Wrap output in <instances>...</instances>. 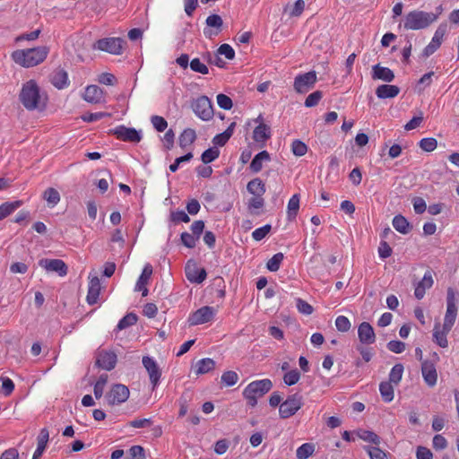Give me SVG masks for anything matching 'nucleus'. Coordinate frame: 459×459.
<instances>
[{
  "instance_id": "22",
  "label": "nucleus",
  "mask_w": 459,
  "mask_h": 459,
  "mask_svg": "<svg viewBox=\"0 0 459 459\" xmlns=\"http://www.w3.org/2000/svg\"><path fill=\"white\" fill-rule=\"evenodd\" d=\"M51 83L58 90L69 85L68 74L63 68H56L50 75Z\"/></svg>"
},
{
  "instance_id": "17",
  "label": "nucleus",
  "mask_w": 459,
  "mask_h": 459,
  "mask_svg": "<svg viewBox=\"0 0 459 459\" xmlns=\"http://www.w3.org/2000/svg\"><path fill=\"white\" fill-rule=\"evenodd\" d=\"M446 31V25L441 24L437 27L430 43L423 49V56H429L440 47Z\"/></svg>"
},
{
  "instance_id": "19",
  "label": "nucleus",
  "mask_w": 459,
  "mask_h": 459,
  "mask_svg": "<svg viewBox=\"0 0 459 459\" xmlns=\"http://www.w3.org/2000/svg\"><path fill=\"white\" fill-rule=\"evenodd\" d=\"M421 374L425 383L429 387H433L434 385H436L437 381V372L436 366L433 365V362H428V360L422 361Z\"/></svg>"
},
{
  "instance_id": "2",
  "label": "nucleus",
  "mask_w": 459,
  "mask_h": 459,
  "mask_svg": "<svg viewBox=\"0 0 459 459\" xmlns=\"http://www.w3.org/2000/svg\"><path fill=\"white\" fill-rule=\"evenodd\" d=\"M48 52L49 48L47 46L18 49L12 53V58L21 66L32 67L42 63L47 58Z\"/></svg>"
},
{
  "instance_id": "20",
  "label": "nucleus",
  "mask_w": 459,
  "mask_h": 459,
  "mask_svg": "<svg viewBox=\"0 0 459 459\" xmlns=\"http://www.w3.org/2000/svg\"><path fill=\"white\" fill-rule=\"evenodd\" d=\"M152 266L150 264H146L140 277L137 280L135 290L142 291L143 297H146L148 295V289L146 288V285L152 274Z\"/></svg>"
},
{
  "instance_id": "38",
  "label": "nucleus",
  "mask_w": 459,
  "mask_h": 459,
  "mask_svg": "<svg viewBox=\"0 0 459 459\" xmlns=\"http://www.w3.org/2000/svg\"><path fill=\"white\" fill-rule=\"evenodd\" d=\"M379 391L385 403H390L394 400V386L389 381L381 382L379 385Z\"/></svg>"
},
{
  "instance_id": "25",
  "label": "nucleus",
  "mask_w": 459,
  "mask_h": 459,
  "mask_svg": "<svg viewBox=\"0 0 459 459\" xmlns=\"http://www.w3.org/2000/svg\"><path fill=\"white\" fill-rule=\"evenodd\" d=\"M83 99L90 103H100L103 101V91L97 85H89L85 89Z\"/></svg>"
},
{
  "instance_id": "55",
  "label": "nucleus",
  "mask_w": 459,
  "mask_h": 459,
  "mask_svg": "<svg viewBox=\"0 0 459 459\" xmlns=\"http://www.w3.org/2000/svg\"><path fill=\"white\" fill-rule=\"evenodd\" d=\"M170 220L175 223H178L181 221L187 223L190 221V218H189L188 214L186 213V212L183 210L171 212Z\"/></svg>"
},
{
  "instance_id": "61",
  "label": "nucleus",
  "mask_w": 459,
  "mask_h": 459,
  "mask_svg": "<svg viewBox=\"0 0 459 459\" xmlns=\"http://www.w3.org/2000/svg\"><path fill=\"white\" fill-rule=\"evenodd\" d=\"M297 303V308L299 312L304 314V315H311L314 311L313 307L308 304L307 301L303 300L302 299L299 298L296 300Z\"/></svg>"
},
{
  "instance_id": "3",
  "label": "nucleus",
  "mask_w": 459,
  "mask_h": 459,
  "mask_svg": "<svg viewBox=\"0 0 459 459\" xmlns=\"http://www.w3.org/2000/svg\"><path fill=\"white\" fill-rule=\"evenodd\" d=\"M438 14L423 11H411L404 18L403 27L405 30H422L429 27L437 21Z\"/></svg>"
},
{
  "instance_id": "44",
  "label": "nucleus",
  "mask_w": 459,
  "mask_h": 459,
  "mask_svg": "<svg viewBox=\"0 0 459 459\" xmlns=\"http://www.w3.org/2000/svg\"><path fill=\"white\" fill-rule=\"evenodd\" d=\"M284 256L282 253H277L273 255L271 259L266 264V268L270 272H277L280 268V265L283 260Z\"/></svg>"
},
{
  "instance_id": "29",
  "label": "nucleus",
  "mask_w": 459,
  "mask_h": 459,
  "mask_svg": "<svg viewBox=\"0 0 459 459\" xmlns=\"http://www.w3.org/2000/svg\"><path fill=\"white\" fill-rule=\"evenodd\" d=\"M271 157L267 151H262L257 153L252 160L249 169L254 173H258L263 169L264 161H270Z\"/></svg>"
},
{
  "instance_id": "57",
  "label": "nucleus",
  "mask_w": 459,
  "mask_h": 459,
  "mask_svg": "<svg viewBox=\"0 0 459 459\" xmlns=\"http://www.w3.org/2000/svg\"><path fill=\"white\" fill-rule=\"evenodd\" d=\"M151 122L153 126V127L158 131V132H163L165 131V129L167 128L168 126V123L167 121L165 120L164 117H160V116H152L151 117Z\"/></svg>"
},
{
  "instance_id": "48",
  "label": "nucleus",
  "mask_w": 459,
  "mask_h": 459,
  "mask_svg": "<svg viewBox=\"0 0 459 459\" xmlns=\"http://www.w3.org/2000/svg\"><path fill=\"white\" fill-rule=\"evenodd\" d=\"M238 380V376L235 371H225L221 376V382L226 386H232L234 385Z\"/></svg>"
},
{
  "instance_id": "5",
  "label": "nucleus",
  "mask_w": 459,
  "mask_h": 459,
  "mask_svg": "<svg viewBox=\"0 0 459 459\" xmlns=\"http://www.w3.org/2000/svg\"><path fill=\"white\" fill-rule=\"evenodd\" d=\"M456 292L449 287L446 293V311L444 317L443 328L451 331L457 316Z\"/></svg>"
},
{
  "instance_id": "27",
  "label": "nucleus",
  "mask_w": 459,
  "mask_h": 459,
  "mask_svg": "<svg viewBox=\"0 0 459 459\" xmlns=\"http://www.w3.org/2000/svg\"><path fill=\"white\" fill-rule=\"evenodd\" d=\"M400 93V88L396 85L382 84L376 89V95L379 99H392Z\"/></svg>"
},
{
  "instance_id": "62",
  "label": "nucleus",
  "mask_w": 459,
  "mask_h": 459,
  "mask_svg": "<svg viewBox=\"0 0 459 459\" xmlns=\"http://www.w3.org/2000/svg\"><path fill=\"white\" fill-rule=\"evenodd\" d=\"M204 221L202 220L195 221L191 225L192 235L197 238H200V236L204 232Z\"/></svg>"
},
{
  "instance_id": "43",
  "label": "nucleus",
  "mask_w": 459,
  "mask_h": 459,
  "mask_svg": "<svg viewBox=\"0 0 459 459\" xmlns=\"http://www.w3.org/2000/svg\"><path fill=\"white\" fill-rule=\"evenodd\" d=\"M314 451L315 446L313 444L305 443L297 449L296 455L299 459H307L313 455Z\"/></svg>"
},
{
  "instance_id": "63",
  "label": "nucleus",
  "mask_w": 459,
  "mask_h": 459,
  "mask_svg": "<svg viewBox=\"0 0 459 459\" xmlns=\"http://www.w3.org/2000/svg\"><path fill=\"white\" fill-rule=\"evenodd\" d=\"M218 54L223 55L229 60H232L235 57V51L229 44H222L218 48Z\"/></svg>"
},
{
  "instance_id": "31",
  "label": "nucleus",
  "mask_w": 459,
  "mask_h": 459,
  "mask_svg": "<svg viewBox=\"0 0 459 459\" xmlns=\"http://www.w3.org/2000/svg\"><path fill=\"white\" fill-rule=\"evenodd\" d=\"M450 331H446L442 327L440 330V324L436 323L433 329V339L434 342L442 348H446L448 346V342L446 335Z\"/></svg>"
},
{
  "instance_id": "50",
  "label": "nucleus",
  "mask_w": 459,
  "mask_h": 459,
  "mask_svg": "<svg viewBox=\"0 0 459 459\" xmlns=\"http://www.w3.org/2000/svg\"><path fill=\"white\" fill-rule=\"evenodd\" d=\"M322 98L323 92L321 91H316L307 97L305 100V106L307 108L316 107Z\"/></svg>"
},
{
  "instance_id": "46",
  "label": "nucleus",
  "mask_w": 459,
  "mask_h": 459,
  "mask_svg": "<svg viewBox=\"0 0 459 459\" xmlns=\"http://www.w3.org/2000/svg\"><path fill=\"white\" fill-rule=\"evenodd\" d=\"M220 155V151L216 147L205 150L201 156V160L204 164H208L216 160Z\"/></svg>"
},
{
  "instance_id": "15",
  "label": "nucleus",
  "mask_w": 459,
  "mask_h": 459,
  "mask_svg": "<svg viewBox=\"0 0 459 459\" xmlns=\"http://www.w3.org/2000/svg\"><path fill=\"white\" fill-rule=\"evenodd\" d=\"M186 277L192 283H202L206 276L207 273L204 268H199L196 264L189 260L185 268Z\"/></svg>"
},
{
  "instance_id": "58",
  "label": "nucleus",
  "mask_w": 459,
  "mask_h": 459,
  "mask_svg": "<svg viewBox=\"0 0 459 459\" xmlns=\"http://www.w3.org/2000/svg\"><path fill=\"white\" fill-rule=\"evenodd\" d=\"M180 238L182 244L188 248H194L196 245L197 238L186 231L181 233Z\"/></svg>"
},
{
  "instance_id": "8",
  "label": "nucleus",
  "mask_w": 459,
  "mask_h": 459,
  "mask_svg": "<svg viewBox=\"0 0 459 459\" xmlns=\"http://www.w3.org/2000/svg\"><path fill=\"white\" fill-rule=\"evenodd\" d=\"M192 108L195 114L202 120L208 121L213 117L212 104L206 96L197 98L192 103Z\"/></svg>"
},
{
  "instance_id": "56",
  "label": "nucleus",
  "mask_w": 459,
  "mask_h": 459,
  "mask_svg": "<svg viewBox=\"0 0 459 459\" xmlns=\"http://www.w3.org/2000/svg\"><path fill=\"white\" fill-rule=\"evenodd\" d=\"M335 326L338 331L345 333L348 332L351 328L350 320L344 316H339L335 319Z\"/></svg>"
},
{
  "instance_id": "13",
  "label": "nucleus",
  "mask_w": 459,
  "mask_h": 459,
  "mask_svg": "<svg viewBox=\"0 0 459 459\" xmlns=\"http://www.w3.org/2000/svg\"><path fill=\"white\" fill-rule=\"evenodd\" d=\"M39 265L47 272L56 273L60 277L65 276L68 273L66 264L61 259L42 258L39 261Z\"/></svg>"
},
{
  "instance_id": "23",
  "label": "nucleus",
  "mask_w": 459,
  "mask_h": 459,
  "mask_svg": "<svg viewBox=\"0 0 459 459\" xmlns=\"http://www.w3.org/2000/svg\"><path fill=\"white\" fill-rule=\"evenodd\" d=\"M433 282L432 271L428 270L425 273L422 280L417 284L415 288L414 295L416 299H421L425 295L426 290L430 289L433 285Z\"/></svg>"
},
{
  "instance_id": "41",
  "label": "nucleus",
  "mask_w": 459,
  "mask_h": 459,
  "mask_svg": "<svg viewBox=\"0 0 459 459\" xmlns=\"http://www.w3.org/2000/svg\"><path fill=\"white\" fill-rule=\"evenodd\" d=\"M138 316L134 313L126 314L122 319L119 320L117 329L118 331L126 329L136 324Z\"/></svg>"
},
{
  "instance_id": "42",
  "label": "nucleus",
  "mask_w": 459,
  "mask_h": 459,
  "mask_svg": "<svg viewBox=\"0 0 459 459\" xmlns=\"http://www.w3.org/2000/svg\"><path fill=\"white\" fill-rule=\"evenodd\" d=\"M403 365L401 363L395 364L389 373V382L397 385L403 377Z\"/></svg>"
},
{
  "instance_id": "7",
  "label": "nucleus",
  "mask_w": 459,
  "mask_h": 459,
  "mask_svg": "<svg viewBox=\"0 0 459 459\" xmlns=\"http://www.w3.org/2000/svg\"><path fill=\"white\" fill-rule=\"evenodd\" d=\"M317 81L316 73L309 71L294 78L293 88L297 93L304 94L312 90Z\"/></svg>"
},
{
  "instance_id": "39",
  "label": "nucleus",
  "mask_w": 459,
  "mask_h": 459,
  "mask_svg": "<svg viewBox=\"0 0 459 459\" xmlns=\"http://www.w3.org/2000/svg\"><path fill=\"white\" fill-rule=\"evenodd\" d=\"M356 435L364 441L375 444L377 446L380 444V437L373 431L359 429L356 431Z\"/></svg>"
},
{
  "instance_id": "49",
  "label": "nucleus",
  "mask_w": 459,
  "mask_h": 459,
  "mask_svg": "<svg viewBox=\"0 0 459 459\" xmlns=\"http://www.w3.org/2000/svg\"><path fill=\"white\" fill-rule=\"evenodd\" d=\"M370 459H388L387 454L377 446H365Z\"/></svg>"
},
{
  "instance_id": "26",
  "label": "nucleus",
  "mask_w": 459,
  "mask_h": 459,
  "mask_svg": "<svg viewBox=\"0 0 459 459\" xmlns=\"http://www.w3.org/2000/svg\"><path fill=\"white\" fill-rule=\"evenodd\" d=\"M49 438L48 429L44 428L40 430L39 435L37 437V448L33 454L32 459H40L48 445Z\"/></svg>"
},
{
  "instance_id": "32",
  "label": "nucleus",
  "mask_w": 459,
  "mask_h": 459,
  "mask_svg": "<svg viewBox=\"0 0 459 459\" xmlns=\"http://www.w3.org/2000/svg\"><path fill=\"white\" fill-rule=\"evenodd\" d=\"M215 368V361L210 358H204L198 360L195 366L196 375H204L212 371Z\"/></svg>"
},
{
  "instance_id": "4",
  "label": "nucleus",
  "mask_w": 459,
  "mask_h": 459,
  "mask_svg": "<svg viewBox=\"0 0 459 459\" xmlns=\"http://www.w3.org/2000/svg\"><path fill=\"white\" fill-rule=\"evenodd\" d=\"M272 387L273 383L268 378L253 381L244 389L243 396L250 407H255L257 404V399L268 393Z\"/></svg>"
},
{
  "instance_id": "34",
  "label": "nucleus",
  "mask_w": 459,
  "mask_h": 459,
  "mask_svg": "<svg viewBox=\"0 0 459 459\" xmlns=\"http://www.w3.org/2000/svg\"><path fill=\"white\" fill-rule=\"evenodd\" d=\"M22 205V201L17 200L13 202H6L0 205V221L8 217L15 210Z\"/></svg>"
},
{
  "instance_id": "33",
  "label": "nucleus",
  "mask_w": 459,
  "mask_h": 459,
  "mask_svg": "<svg viewBox=\"0 0 459 459\" xmlns=\"http://www.w3.org/2000/svg\"><path fill=\"white\" fill-rule=\"evenodd\" d=\"M247 190L253 195H263L266 188L263 180L259 178H255L247 183Z\"/></svg>"
},
{
  "instance_id": "9",
  "label": "nucleus",
  "mask_w": 459,
  "mask_h": 459,
  "mask_svg": "<svg viewBox=\"0 0 459 459\" xmlns=\"http://www.w3.org/2000/svg\"><path fill=\"white\" fill-rule=\"evenodd\" d=\"M130 394L128 387L122 384H115L110 391L107 393L105 398L108 405L120 404L126 402Z\"/></svg>"
},
{
  "instance_id": "1",
  "label": "nucleus",
  "mask_w": 459,
  "mask_h": 459,
  "mask_svg": "<svg viewBox=\"0 0 459 459\" xmlns=\"http://www.w3.org/2000/svg\"><path fill=\"white\" fill-rule=\"evenodd\" d=\"M19 100L27 110H44L48 96L40 92V88L34 80L26 82L20 91Z\"/></svg>"
},
{
  "instance_id": "60",
  "label": "nucleus",
  "mask_w": 459,
  "mask_h": 459,
  "mask_svg": "<svg viewBox=\"0 0 459 459\" xmlns=\"http://www.w3.org/2000/svg\"><path fill=\"white\" fill-rule=\"evenodd\" d=\"M272 227L270 224H266L261 228L255 230L252 233V237L255 240L260 241L270 232Z\"/></svg>"
},
{
  "instance_id": "12",
  "label": "nucleus",
  "mask_w": 459,
  "mask_h": 459,
  "mask_svg": "<svg viewBox=\"0 0 459 459\" xmlns=\"http://www.w3.org/2000/svg\"><path fill=\"white\" fill-rule=\"evenodd\" d=\"M214 314L215 309L212 307H202L190 315L188 323L190 325H197L208 323L213 318Z\"/></svg>"
},
{
  "instance_id": "53",
  "label": "nucleus",
  "mask_w": 459,
  "mask_h": 459,
  "mask_svg": "<svg viewBox=\"0 0 459 459\" xmlns=\"http://www.w3.org/2000/svg\"><path fill=\"white\" fill-rule=\"evenodd\" d=\"M129 458L130 459H145V450L142 446H133L130 447L129 451Z\"/></svg>"
},
{
  "instance_id": "36",
  "label": "nucleus",
  "mask_w": 459,
  "mask_h": 459,
  "mask_svg": "<svg viewBox=\"0 0 459 459\" xmlns=\"http://www.w3.org/2000/svg\"><path fill=\"white\" fill-rule=\"evenodd\" d=\"M393 226L398 232L402 234L409 233L411 229L409 221L401 214L394 217Z\"/></svg>"
},
{
  "instance_id": "11",
  "label": "nucleus",
  "mask_w": 459,
  "mask_h": 459,
  "mask_svg": "<svg viewBox=\"0 0 459 459\" xmlns=\"http://www.w3.org/2000/svg\"><path fill=\"white\" fill-rule=\"evenodd\" d=\"M109 134L116 135L118 140L128 143H139L142 140L141 131L125 126L109 130Z\"/></svg>"
},
{
  "instance_id": "40",
  "label": "nucleus",
  "mask_w": 459,
  "mask_h": 459,
  "mask_svg": "<svg viewBox=\"0 0 459 459\" xmlns=\"http://www.w3.org/2000/svg\"><path fill=\"white\" fill-rule=\"evenodd\" d=\"M43 199L52 206H55L60 202V194L56 188L48 187L43 193Z\"/></svg>"
},
{
  "instance_id": "16",
  "label": "nucleus",
  "mask_w": 459,
  "mask_h": 459,
  "mask_svg": "<svg viewBox=\"0 0 459 459\" xmlns=\"http://www.w3.org/2000/svg\"><path fill=\"white\" fill-rule=\"evenodd\" d=\"M143 365L149 374L150 381L152 385V389H154L159 384L160 378L161 377V370L156 361L149 356L143 357Z\"/></svg>"
},
{
  "instance_id": "21",
  "label": "nucleus",
  "mask_w": 459,
  "mask_h": 459,
  "mask_svg": "<svg viewBox=\"0 0 459 459\" xmlns=\"http://www.w3.org/2000/svg\"><path fill=\"white\" fill-rule=\"evenodd\" d=\"M372 79L373 80H381L385 82H391L394 79V72L385 66H381L379 64L372 66Z\"/></svg>"
},
{
  "instance_id": "28",
  "label": "nucleus",
  "mask_w": 459,
  "mask_h": 459,
  "mask_svg": "<svg viewBox=\"0 0 459 459\" xmlns=\"http://www.w3.org/2000/svg\"><path fill=\"white\" fill-rule=\"evenodd\" d=\"M271 138V128L264 123H260L253 132V139L255 143L263 144Z\"/></svg>"
},
{
  "instance_id": "64",
  "label": "nucleus",
  "mask_w": 459,
  "mask_h": 459,
  "mask_svg": "<svg viewBox=\"0 0 459 459\" xmlns=\"http://www.w3.org/2000/svg\"><path fill=\"white\" fill-rule=\"evenodd\" d=\"M2 381V392L7 396L10 395L14 389V383L9 377H1Z\"/></svg>"
},
{
  "instance_id": "51",
  "label": "nucleus",
  "mask_w": 459,
  "mask_h": 459,
  "mask_svg": "<svg viewBox=\"0 0 459 459\" xmlns=\"http://www.w3.org/2000/svg\"><path fill=\"white\" fill-rule=\"evenodd\" d=\"M189 66H190L191 70L195 72V73H199V74H207L209 73V69L206 66V65L202 63L200 61V59L197 58V57L192 59V61L189 64Z\"/></svg>"
},
{
  "instance_id": "45",
  "label": "nucleus",
  "mask_w": 459,
  "mask_h": 459,
  "mask_svg": "<svg viewBox=\"0 0 459 459\" xmlns=\"http://www.w3.org/2000/svg\"><path fill=\"white\" fill-rule=\"evenodd\" d=\"M300 379L299 371L295 368L285 373L283 376V382L285 385L291 386L299 382Z\"/></svg>"
},
{
  "instance_id": "6",
  "label": "nucleus",
  "mask_w": 459,
  "mask_h": 459,
  "mask_svg": "<svg viewBox=\"0 0 459 459\" xmlns=\"http://www.w3.org/2000/svg\"><path fill=\"white\" fill-rule=\"evenodd\" d=\"M303 405L302 396L296 393L289 395L282 402L279 408V414L281 419H289L293 416Z\"/></svg>"
},
{
  "instance_id": "14",
  "label": "nucleus",
  "mask_w": 459,
  "mask_h": 459,
  "mask_svg": "<svg viewBox=\"0 0 459 459\" xmlns=\"http://www.w3.org/2000/svg\"><path fill=\"white\" fill-rule=\"evenodd\" d=\"M117 361V357L115 352L102 350L97 353L95 365L98 368L110 371L115 368Z\"/></svg>"
},
{
  "instance_id": "18",
  "label": "nucleus",
  "mask_w": 459,
  "mask_h": 459,
  "mask_svg": "<svg viewBox=\"0 0 459 459\" xmlns=\"http://www.w3.org/2000/svg\"><path fill=\"white\" fill-rule=\"evenodd\" d=\"M358 337L362 344H372L376 342V334L373 327L368 322H362L358 328Z\"/></svg>"
},
{
  "instance_id": "30",
  "label": "nucleus",
  "mask_w": 459,
  "mask_h": 459,
  "mask_svg": "<svg viewBox=\"0 0 459 459\" xmlns=\"http://www.w3.org/2000/svg\"><path fill=\"white\" fill-rule=\"evenodd\" d=\"M207 26L212 27L216 29V31L214 33L212 32L210 30H204V34L206 36L211 37L212 34L218 35L219 32L221 30V27L223 24V21L221 17L219 14H211L206 18L205 21Z\"/></svg>"
},
{
  "instance_id": "10",
  "label": "nucleus",
  "mask_w": 459,
  "mask_h": 459,
  "mask_svg": "<svg viewBox=\"0 0 459 459\" xmlns=\"http://www.w3.org/2000/svg\"><path fill=\"white\" fill-rule=\"evenodd\" d=\"M126 43L121 38H105L99 39L94 48L113 55H119L122 52L123 44Z\"/></svg>"
},
{
  "instance_id": "47",
  "label": "nucleus",
  "mask_w": 459,
  "mask_h": 459,
  "mask_svg": "<svg viewBox=\"0 0 459 459\" xmlns=\"http://www.w3.org/2000/svg\"><path fill=\"white\" fill-rule=\"evenodd\" d=\"M291 151L295 156H304L307 152V146L300 140H294L291 143Z\"/></svg>"
},
{
  "instance_id": "52",
  "label": "nucleus",
  "mask_w": 459,
  "mask_h": 459,
  "mask_svg": "<svg viewBox=\"0 0 459 459\" xmlns=\"http://www.w3.org/2000/svg\"><path fill=\"white\" fill-rule=\"evenodd\" d=\"M420 147L425 152H432L437 148V142L435 138L428 137L420 141Z\"/></svg>"
},
{
  "instance_id": "59",
  "label": "nucleus",
  "mask_w": 459,
  "mask_h": 459,
  "mask_svg": "<svg viewBox=\"0 0 459 459\" xmlns=\"http://www.w3.org/2000/svg\"><path fill=\"white\" fill-rule=\"evenodd\" d=\"M387 349L394 353H402L406 348V344L403 342L393 340L386 344Z\"/></svg>"
},
{
  "instance_id": "54",
  "label": "nucleus",
  "mask_w": 459,
  "mask_h": 459,
  "mask_svg": "<svg viewBox=\"0 0 459 459\" xmlns=\"http://www.w3.org/2000/svg\"><path fill=\"white\" fill-rule=\"evenodd\" d=\"M217 103L219 107L224 110H230L233 106L232 100L223 93L217 95Z\"/></svg>"
},
{
  "instance_id": "35",
  "label": "nucleus",
  "mask_w": 459,
  "mask_h": 459,
  "mask_svg": "<svg viewBox=\"0 0 459 459\" xmlns=\"http://www.w3.org/2000/svg\"><path fill=\"white\" fill-rule=\"evenodd\" d=\"M196 139V134L194 129L186 128L185 129L178 138V143L181 148H186L188 145L192 144Z\"/></svg>"
},
{
  "instance_id": "37",
  "label": "nucleus",
  "mask_w": 459,
  "mask_h": 459,
  "mask_svg": "<svg viewBox=\"0 0 459 459\" xmlns=\"http://www.w3.org/2000/svg\"><path fill=\"white\" fill-rule=\"evenodd\" d=\"M299 209V195L295 194L289 200L287 207V217L289 221H292L296 218Z\"/></svg>"
},
{
  "instance_id": "24",
  "label": "nucleus",
  "mask_w": 459,
  "mask_h": 459,
  "mask_svg": "<svg viewBox=\"0 0 459 459\" xmlns=\"http://www.w3.org/2000/svg\"><path fill=\"white\" fill-rule=\"evenodd\" d=\"M100 288V279L97 276L91 277L90 279L88 294L86 298L89 305H94L98 302Z\"/></svg>"
}]
</instances>
